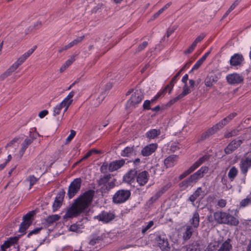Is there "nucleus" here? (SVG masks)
Returning a JSON list of instances; mask_svg holds the SVG:
<instances>
[{
    "mask_svg": "<svg viewBox=\"0 0 251 251\" xmlns=\"http://www.w3.org/2000/svg\"><path fill=\"white\" fill-rule=\"evenodd\" d=\"M95 192L89 190L76 199L72 206L67 210L64 216V219L71 218L78 216L86 210L91 203Z\"/></svg>",
    "mask_w": 251,
    "mask_h": 251,
    "instance_id": "f257e3e1",
    "label": "nucleus"
},
{
    "mask_svg": "<svg viewBox=\"0 0 251 251\" xmlns=\"http://www.w3.org/2000/svg\"><path fill=\"white\" fill-rule=\"evenodd\" d=\"M213 217L215 221L219 224L237 226L239 223L238 219L236 217L228 213L222 211H217L214 212Z\"/></svg>",
    "mask_w": 251,
    "mask_h": 251,
    "instance_id": "f03ea898",
    "label": "nucleus"
},
{
    "mask_svg": "<svg viewBox=\"0 0 251 251\" xmlns=\"http://www.w3.org/2000/svg\"><path fill=\"white\" fill-rule=\"evenodd\" d=\"M208 171L207 167H202L197 172L191 175L189 177L183 180L179 184V186L181 190H184L190 186L193 183H196L197 181L202 178L204 174Z\"/></svg>",
    "mask_w": 251,
    "mask_h": 251,
    "instance_id": "7ed1b4c3",
    "label": "nucleus"
},
{
    "mask_svg": "<svg viewBox=\"0 0 251 251\" xmlns=\"http://www.w3.org/2000/svg\"><path fill=\"white\" fill-rule=\"evenodd\" d=\"M130 195L131 193L129 190H119L113 196V201L117 204L124 203L129 199Z\"/></svg>",
    "mask_w": 251,
    "mask_h": 251,
    "instance_id": "20e7f679",
    "label": "nucleus"
},
{
    "mask_svg": "<svg viewBox=\"0 0 251 251\" xmlns=\"http://www.w3.org/2000/svg\"><path fill=\"white\" fill-rule=\"evenodd\" d=\"M36 46L34 48L30 49L26 52L22 56L19 57L18 60L12 65L7 70L12 74L18 67L23 64L25 61L34 52Z\"/></svg>",
    "mask_w": 251,
    "mask_h": 251,
    "instance_id": "39448f33",
    "label": "nucleus"
},
{
    "mask_svg": "<svg viewBox=\"0 0 251 251\" xmlns=\"http://www.w3.org/2000/svg\"><path fill=\"white\" fill-rule=\"evenodd\" d=\"M36 46L34 48L30 49L26 52L22 56L19 57L18 60L12 65L7 70L12 74L18 67L23 64L25 61L34 52Z\"/></svg>",
    "mask_w": 251,
    "mask_h": 251,
    "instance_id": "423d86ee",
    "label": "nucleus"
},
{
    "mask_svg": "<svg viewBox=\"0 0 251 251\" xmlns=\"http://www.w3.org/2000/svg\"><path fill=\"white\" fill-rule=\"evenodd\" d=\"M82 183L80 178L75 179L70 184L67 195L70 199L73 198L79 191Z\"/></svg>",
    "mask_w": 251,
    "mask_h": 251,
    "instance_id": "0eeeda50",
    "label": "nucleus"
},
{
    "mask_svg": "<svg viewBox=\"0 0 251 251\" xmlns=\"http://www.w3.org/2000/svg\"><path fill=\"white\" fill-rule=\"evenodd\" d=\"M188 79V75L187 74L185 75L182 78V82L184 83V85L183 87V91L182 92L178 95L177 97H175L174 99L171 100L169 103L170 104H174L177 100L181 99L184 97L186 96L188 94L191 93V91L189 87L187 85V81Z\"/></svg>",
    "mask_w": 251,
    "mask_h": 251,
    "instance_id": "6e6552de",
    "label": "nucleus"
},
{
    "mask_svg": "<svg viewBox=\"0 0 251 251\" xmlns=\"http://www.w3.org/2000/svg\"><path fill=\"white\" fill-rule=\"evenodd\" d=\"M144 95L141 90H136L131 95L127 101V104L135 105L139 103L143 99Z\"/></svg>",
    "mask_w": 251,
    "mask_h": 251,
    "instance_id": "1a4fd4ad",
    "label": "nucleus"
},
{
    "mask_svg": "<svg viewBox=\"0 0 251 251\" xmlns=\"http://www.w3.org/2000/svg\"><path fill=\"white\" fill-rule=\"evenodd\" d=\"M226 79L229 84H237L243 81L244 77L242 75L237 73H233L228 75L226 76Z\"/></svg>",
    "mask_w": 251,
    "mask_h": 251,
    "instance_id": "9d476101",
    "label": "nucleus"
},
{
    "mask_svg": "<svg viewBox=\"0 0 251 251\" xmlns=\"http://www.w3.org/2000/svg\"><path fill=\"white\" fill-rule=\"evenodd\" d=\"M156 240L158 246L162 251H169L170 249L168 239L165 236H158L156 238Z\"/></svg>",
    "mask_w": 251,
    "mask_h": 251,
    "instance_id": "9b49d317",
    "label": "nucleus"
},
{
    "mask_svg": "<svg viewBox=\"0 0 251 251\" xmlns=\"http://www.w3.org/2000/svg\"><path fill=\"white\" fill-rule=\"evenodd\" d=\"M243 141L241 139H235L231 141L225 148V152L226 154H230L236 150L242 144Z\"/></svg>",
    "mask_w": 251,
    "mask_h": 251,
    "instance_id": "f8f14e48",
    "label": "nucleus"
},
{
    "mask_svg": "<svg viewBox=\"0 0 251 251\" xmlns=\"http://www.w3.org/2000/svg\"><path fill=\"white\" fill-rule=\"evenodd\" d=\"M115 217L114 215L110 212H107L105 211L102 212L97 216L95 217V219L102 221L103 223H107L112 221Z\"/></svg>",
    "mask_w": 251,
    "mask_h": 251,
    "instance_id": "ddd939ff",
    "label": "nucleus"
},
{
    "mask_svg": "<svg viewBox=\"0 0 251 251\" xmlns=\"http://www.w3.org/2000/svg\"><path fill=\"white\" fill-rule=\"evenodd\" d=\"M239 165L241 172L244 175H246L248 169L251 167V158L246 157L242 159Z\"/></svg>",
    "mask_w": 251,
    "mask_h": 251,
    "instance_id": "4468645a",
    "label": "nucleus"
},
{
    "mask_svg": "<svg viewBox=\"0 0 251 251\" xmlns=\"http://www.w3.org/2000/svg\"><path fill=\"white\" fill-rule=\"evenodd\" d=\"M150 175L148 172L144 171L137 175V182L140 186L145 185L148 181Z\"/></svg>",
    "mask_w": 251,
    "mask_h": 251,
    "instance_id": "2eb2a0df",
    "label": "nucleus"
},
{
    "mask_svg": "<svg viewBox=\"0 0 251 251\" xmlns=\"http://www.w3.org/2000/svg\"><path fill=\"white\" fill-rule=\"evenodd\" d=\"M205 195L204 191L202 190L201 187H200L189 197L188 200L192 202L193 206H195L194 202L196 200L200 197H201V198L202 199Z\"/></svg>",
    "mask_w": 251,
    "mask_h": 251,
    "instance_id": "dca6fc26",
    "label": "nucleus"
},
{
    "mask_svg": "<svg viewBox=\"0 0 251 251\" xmlns=\"http://www.w3.org/2000/svg\"><path fill=\"white\" fill-rule=\"evenodd\" d=\"M244 59L242 54L235 53L230 58V64L232 66H240L243 62Z\"/></svg>",
    "mask_w": 251,
    "mask_h": 251,
    "instance_id": "f3484780",
    "label": "nucleus"
},
{
    "mask_svg": "<svg viewBox=\"0 0 251 251\" xmlns=\"http://www.w3.org/2000/svg\"><path fill=\"white\" fill-rule=\"evenodd\" d=\"M157 148V144H151L144 147L141 151V154L144 156H148L154 152Z\"/></svg>",
    "mask_w": 251,
    "mask_h": 251,
    "instance_id": "a211bd4d",
    "label": "nucleus"
},
{
    "mask_svg": "<svg viewBox=\"0 0 251 251\" xmlns=\"http://www.w3.org/2000/svg\"><path fill=\"white\" fill-rule=\"evenodd\" d=\"M125 160L123 159L116 160L111 162L108 165V170L110 172H112L120 168L125 164Z\"/></svg>",
    "mask_w": 251,
    "mask_h": 251,
    "instance_id": "6ab92c4d",
    "label": "nucleus"
},
{
    "mask_svg": "<svg viewBox=\"0 0 251 251\" xmlns=\"http://www.w3.org/2000/svg\"><path fill=\"white\" fill-rule=\"evenodd\" d=\"M189 223L191 226L194 228H197L199 226L200 224V215L197 211H195L192 216V218L189 220Z\"/></svg>",
    "mask_w": 251,
    "mask_h": 251,
    "instance_id": "aec40b11",
    "label": "nucleus"
},
{
    "mask_svg": "<svg viewBox=\"0 0 251 251\" xmlns=\"http://www.w3.org/2000/svg\"><path fill=\"white\" fill-rule=\"evenodd\" d=\"M34 138L33 137H27L25 139L24 141L22 144V147L19 151V154L20 158H21L24 154L25 150L27 148L29 145H30L33 141Z\"/></svg>",
    "mask_w": 251,
    "mask_h": 251,
    "instance_id": "412c9836",
    "label": "nucleus"
},
{
    "mask_svg": "<svg viewBox=\"0 0 251 251\" xmlns=\"http://www.w3.org/2000/svg\"><path fill=\"white\" fill-rule=\"evenodd\" d=\"M137 175V172L136 170H131L124 176V180L126 182L130 183L133 181Z\"/></svg>",
    "mask_w": 251,
    "mask_h": 251,
    "instance_id": "4be33fe9",
    "label": "nucleus"
},
{
    "mask_svg": "<svg viewBox=\"0 0 251 251\" xmlns=\"http://www.w3.org/2000/svg\"><path fill=\"white\" fill-rule=\"evenodd\" d=\"M177 159V155H171L164 160V164L167 168L173 167L176 163Z\"/></svg>",
    "mask_w": 251,
    "mask_h": 251,
    "instance_id": "5701e85b",
    "label": "nucleus"
},
{
    "mask_svg": "<svg viewBox=\"0 0 251 251\" xmlns=\"http://www.w3.org/2000/svg\"><path fill=\"white\" fill-rule=\"evenodd\" d=\"M68 104H66L63 101L57 105L55 107H54L53 110V115L56 116L60 113L62 109H63L64 113L69 108Z\"/></svg>",
    "mask_w": 251,
    "mask_h": 251,
    "instance_id": "b1692460",
    "label": "nucleus"
},
{
    "mask_svg": "<svg viewBox=\"0 0 251 251\" xmlns=\"http://www.w3.org/2000/svg\"><path fill=\"white\" fill-rule=\"evenodd\" d=\"M237 116V113L233 112L231 113L228 116L223 119L218 123V126L219 127L223 128L224 126L227 125L230 121H231L235 117Z\"/></svg>",
    "mask_w": 251,
    "mask_h": 251,
    "instance_id": "393cba45",
    "label": "nucleus"
},
{
    "mask_svg": "<svg viewBox=\"0 0 251 251\" xmlns=\"http://www.w3.org/2000/svg\"><path fill=\"white\" fill-rule=\"evenodd\" d=\"M135 154H136V151L134 146L127 147L121 152V155L123 156L129 157Z\"/></svg>",
    "mask_w": 251,
    "mask_h": 251,
    "instance_id": "a878e982",
    "label": "nucleus"
},
{
    "mask_svg": "<svg viewBox=\"0 0 251 251\" xmlns=\"http://www.w3.org/2000/svg\"><path fill=\"white\" fill-rule=\"evenodd\" d=\"M60 217L59 215L56 214L49 216L45 220L44 223L46 226H50L57 221L60 219Z\"/></svg>",
    "mask_w": 251,
    "mask_h": 251,
    "instance_id": "bb28decb",
    "label": "nucleus"
},
{
    "mask_svg": "<svg viewBox=\"0 0 251 251\" xmlns=\"http://www.w3.org/2000/svg\"><path fill=\"white\" fill-rule=\"evenodd\" d=\"M217 81V77L214 75H208L204 80V84L207 87H212L213 83Z\"/></svg>",
    "mask_w": 251,
    "mask_h": 251,
    "instance_id": "cd10ccee",
    "label": "nucleus"
},
{
    "mask_svg": "<svg viewBox=\"0 0 251 251\" xmlns=\"http://www.w3.org/2000/svg\"><path fill=\"white\" fill-rule=\"evenodd\" d=\"M194 232V227L191 226H186V230L183 233V238L185 240L189 239L192 236V233Z\"/></svg>",
    "mask_w": 251,
    "mask_h": 251,
    "instance_id": "c85d7f7f",
    "label": "nucleus"
},
{
    "mask_svg": "<svg viewBox=\"0 0 251 251\" xmlns=\"http://www.w3.org/2000/svg\"><path fill=\"white\" fill-rule=\"evenodd\" d=\"M160 133V129H152L146 133V136L149 139H154Z\"/></svg>",
    "mask_w": 251,
    "mask_h": 251,
    "instance_id": "c756f323",
    "label": "nucleus"
},
{
    "mask_svg": "<svg viewBox=\"0 0 251 251\" xmlns=\"http://www.w3.org/2000/svg\"><path fill=\"white\" fill-rule=\"evenodd\" d=\"M230 242V240L229 239L224 242L218 251H229L232 248Z\"/></svg>",
    "mask_w": 251,
    "mask_h": 251,
    "instance_id": "7c9ffc66",
    "label": "nucleus"
},
{
    "mask_svg": "<svg viewBox=\"0 0 251 251\" xmlns=\"http://www.w3.org/2000/svg\"><path fill=\"white\" fill-rule=\"evenodd\" d=\"M42 25V23L41 21H37L35 22L33 25L29 26L28 29V32H26V34H28L29 32H33L36 30H37L41 27Z\"/></svg>",
    "mask_w": 251,
    "mask_h": 251,
    "instance_id": "2f4dec72",
    "label": "nucleus"
},
{
    "mask_svg": "<svg viewBox=\"0 0 251 251\" xmlns=\"http://www.w3.org/2000/svg\"><path fill=\"white\" fill-rule=\"evenodd\" d=\"M238 172V170L235 167L233 166L231 168L228 173V176L231 181H233L234 180L237 175Z\"/></svg>",
    "mask_w": 251,
    "mask_h": 251,
    "instance_id": "473e14b6",
    "label": "nucleus"
},
{
    "mask_svg": "<svg viewBox=\"0 0 251 251\" xmlns=\"http://www.w3.org/2000/svg\"><path fill=\"white\" fill-rule=\"evenodd\" d=\"M111 178V175L110 174L105 175L102 177H100L98 180L99 185H105L108 182Z\"/></svg>",
    "mask_w": 251,
    "mask_h": 251,
    "instance_id": "72a5a7b5",
    "label": "nucleus"
},
{
    "mask_svg": "<svg viewBox=\"0 0 251 251\" xmlns=\"http://www.w3.org/2000/svg\"><path fill=\"white\" fill-rule=\"evenodd\" d=\"M172 185L171 183H168L156 193L155 199H158L164 192H165Z\"/></svg>",
    "mask_w": 251,
    "mask_h": 251,
    "instance_id": "f704fd0d",
    "label": "nucleus"
},
{
    "mask_svg": "<svg viewBox=\"0 0 251 251\" xmlns=\"http://www.w3.org/2000/svg\"><path fill=\"white\" fill-rule=\"evenodd\" d=\"M250 204H251V195H249L246 198L242 200L239 204L240 207H245Z\"/></svg>",
    "mask_w": 251,
    "mask_h": 251,
    "instance_id": "c9c22d12",
    "label": "nucleus"
},
{
    "mask_svg": "<svg viewBox=\"0 0 251 251\" xmlns=\"http://www.w3.org/2000/svg\"><path fill=\"white\" fill-rule=\"evenodd\" d=\"M14 239L9 238V239L5 241L3 244L1 246V250L2 251H5L6 249L9 248L12 244H14Z\"/></svg>",
    "mask_w": 251,
    "mask_h": 251,
    "instance_id": "e433bc0d",
    "label": "nucleus"
},
{
    "mask_svg": "<svg viewBox=\"0 0 251 251\" xmlns=\"http://www.w3.org/2000/svg\"><path fill=\"white\" fill-rule=\"evenodd\" d=\"M103 240V237L102 236H98L97 235H93L92 236V239L90 240L89 242V244L94 246L96 244L98 243L100 241Z\"/></svg>",
    "mask_w": 251,
    "mask_h": 251,
    "instance_id": "4c0bfd02",
    "label": "nucleus"
},
{
    "mask_svg": "<svg viewBox=\"0 0 251 251\" xmlns=\"http://www.w3.org/2000/svg\"><path fill=\"white\" fill-rule=\"evenodd\" d=\"M31 224V223H26L25 222L23 221L20 225L19 232L24 234L25 230L28 228Z\"/></svg>",
    "mask_w": 251,
    "mask_h": 251,
    "instance_id": "58836bf2",
    "label": "nucleus"
},
{
    "mask_svg": "<svg viewBox=\"0 0 251 251\" xmlns=\"http://www.w3.org/2000/svg\"><path fill=\"white\" fill-rule=\"evenodd\" d=\"M227 204V201L224 199H220L216 201V204L215 206L217 208H223L226 207Z\"/></svg>",
    "mask_w": 251,
    "mask_h": 251,
    "instance_id": "ea45409f",
    "label": "nucleus"
},
{
    "mask_svg": "<svg viewBox=\"0 0 251 251\" xmlns=\"http://www.w3.org/2000/svg\"><path fill=\"white\" fill-rule=\"evenodd\" d=\"M208 159L207 156H203L201 157L197 161H196L193 165V168L196 170L198 168L202 163Z\"/></svg>",
    "mask_w": 251,
    "mask_h": 251,
    "instance_id": "a19ab883",
    "label": "nucleus"
},
{
    "mask_svg": "<svg viewBox=\"0 0 251 251\" xmlns=\"http://www.w3.org/2000/svg\"><path fill=\"white\" fill-rule=\"evenodd\" d=\"M195 169L193 168L192 166H191L188 169L184 171L182 174H181L179 176V179L181 180L193 172Z\"/></svg>",
    "mask_w": 251,
    "mask_h": 251,
    "instance_id": "79ce46f5",
    "label": "nucleus"
},
{
    "mask_svg": "<svg viewBox=\"0 0 251 251\" xmlns=\"http://www.w3.org/2000/svg\"><path fill=\"white\" fill-rule=\"evenodd\" d=\"M74 95L75 92L74 91H71L67 97L63 100V101L66 104H68V106H69L73 101L72 98L74 97Z\"/></svg>",
    "mask_w": 251,
    "mask_h": 251,
    "instance_id": "37998d69",
    "label": "nucleus"
},
{
    "mask_svg": "<svg viewBox=\"0 0 251 251\" xmlns=\"http://www.w3.org/2000/svg\"><path fill=\"white\" fill-rule=\"evenodd\" d=\"M62 198H55V200L53 203L52 207L53 211L56 210L61 205Z\"/></svg>",
    "mask_w": 251,
    "mask_h": 251,
    "instance_id": "c03bdc74",
    "label": "nucleus"
},
{
    "mask_svg": "<svg viewBox=\"0 0 251 251\" xmlns=\"http://www.w3.org/2000/svg\"><path fill=\"white\" fill-rule=\"evenodd\" d=\"M218 126V124L213 126L212 127L209 128L208 130L206 131V132L209 135V136H211L214 134L215 132H216L220 129L222 128V127H219Z\"/></svg>",
    "mask_w": 251,
    "mask_h": 251,
    "instance_id": "a18cd8bd",
    "label": "nucleus"
},
{
    "mask_svg": "<svg viewBox=\"0 0 251 251\" xmlns=\"http://www.w3.org/2000/svg\"><path fill=\"white\" fill-rule=\"evenodd\" d=\"M218 246V244L217 243L214 244L210 243L203 251H216Z\"/></svg>",
    "mask_w": 251,
    "mask_h": 251,
    "instance_id": "49530a36",
    "label": "nucleus"
},
{
    "mask_svg": "<svg viewBox=\"0 0 251 251\" xmlns=\"http://www.w3.org/2000/svg\"><path fill=\"white\" fill-rule=\"evenodd\" d=\"M177 78V77L175 75L172 78L170 83L165 87V89H169V93H170L171 91L172 90L174 85V83L176 81Z\"/></svg>",
    "mask_w": 251,
    "mask_h": 251,
    "instance_id": "de8ad7c7",
    "label": "nucleus"
},
{
    "mask_svg": "<svg viewBox=\"0 0 251 251\" xmlns=\"http://www.w3.org/2000/svg\"><path fill=\"white\" fill-rule=\"evenodd\" d=\"M34 214V211L29 212V213H28L27 214H26L23 217V221L25 222L26 223H31V219Z\"/></svg>",
    "mask_w": 251,
    "mask_h": 251,
    "instance_id": "09e8293b",
    "label": "nucleus"
},
{
    "mask_svg": "<svg viewBox=\"0 0 251 251\" xmlns=\"http://www.w3.org/2000/svg\"><path fill=\"white\" fill-rule=\"evenodd\" d=\"M84 39V36L78 37L72 42H70V44L71 45L72 47L73 46L76 45L79 43L81 42Z\"/></svg>",
    "mask_w": 251,
    "mask_h": 251,
    "instance_id": "8fccbe9b",
    "label": "nucleus"
},
{
    "mask_svg": "<svg viewBox=\"0 0 251 251\" xmlns=\"http://www.w3.org/2000/svg\"><path fill=\"white\" fill-rule=\"evenodd\" d=\"M238 130H233L230 132H228L225 133V137L226 138H230L231 137L236 136L238 134Z\"/></svg>",
    "mask_w": 251,
    "mask_h": 251,
    "instance_id": "3c124183",
    "label": "nucleus"
},
{
    "mask_svg": "<svg viewBox=\"0 0 251 251\" xmlns=\"http://www.w3.org/2000/svg\"><path fill=\"white\" fill-rule=\"evenodd\" d=\"M27 180L29 182L30 188L33 186L37 181V179L33 176H29L27 178Z\"/></svg>",
    "mask_w": 251,
    "mask_h": 251,
    "instance_id": "603ef678",
    "label": "nucleus"
},
{
    "mask_svg": "<svg viewBox=\"0 0 251 251\" xmlns=\"http://www.w3.org/2000/svg\"><path fill=\"white\" fill-rule=\"evenodd\" d=\"M148 45V43L147 41H145L143 42L142 44H140L137 49L136 51L140 52L143 50Z\"/></svg>",
    "mask_w": 251,
    "mask_h": 251,
    "instance_id": "864d4df0",
    "label": "nucleus"
},
{
    "mask_svg": "<svg viewBox=\"0 0 251 251\" xmlns=\"http://www.w3.org/2000/svg\"><path fill=\"white\" fill-rule=\"evenodd\" d=\"M153 225V221H151L149 222L148 223V225L145 227L143 228V229L142 230V233L143 234H145L146 232V231L148 230H149Z\"/></svg>",
    "mask_w": 251,
    "mask_h": 251,
    "instance_id": "5fc2aeb1",
    "label": "nucleus"
},
{
    "mask_svg": "<svg viewBox=\"0 0 251 251\" xmlns=\"http://www.w3.org/2000/svg\"><path fill=\"white\" fill-rule=\"evenodd\" d=\"M167 90L164 89L161 91V92L157 93V94L151 100V102H154L155 100H156L162 95L164 94Z\"/></svg>",
    "mask_w": 251,
    "mask_h": 251,
    "instance_id": "6e6d98bb",
    "label": "nucleus"
},
{
    "mask_svg": "<svg viewBox=\"0 0 251 251\" xmlns=\"http://www.w3.org/2000/svg\"><path fill=\"white\" fill-rule=\"evenodd\" d=\"M11 75V74L10 73V72L7 69L3 74H2L0 75V80H3L5 79L6 77L10 76Z\"/></svg>",
    "mask_w": 251,
    "mask_h": 251,
    "instance_id": "4d7b16f0",
    "label": "nucleus"
},
{
    "mask_svg": "<svg viewBox=\"0 0 251 251\" xmlns=\"http://www.w3.org/2000/svg\"><path fill=\"white\" fill-rule=\"evenodd\" d=\"M75 131L74 130H71L70 134L69 135V136L67 138L66 140V143L67 144L69 143L75 137Z\"/></svg>",
    "mask_w": 251,
    "mask_h": 251,
    "instance_id": "13d9d810",
    "label": "nucleus"
},
{
    "mask_svg": "<svg viewBox=\"0 0 251 251\" xmlns=\"http://www.w3.org/2000/svg\"><path fill=\"white\" fill-rule=\"evenodd\" d=\"M196 46L195 44L192 43V45L184 51V53L185 54L191 53L194 50Z\"/></svg>",
    "mask_w": 251,
    "mask_h": 251,
    "instance_id": "bf43d9fd",
    "label": "nucleus"
},
{
    "mask_svg": "<svg viewBox=\"0 0 251 251\" xmlns=\"http://www.w3.org/2000/svg\"><path fill=\"white\" fill-rule=\"evenodd\" d=\"M205 37V35L203 33L200 34L199 36H198L193 43L195 44V45L197 46V44L200 42Z\"/></svg>",
    "mask_w": 251,
    "mask_h": 251,
    "instance_id": "052dcab7",
    "label": "nucleus"
},
{
    "mask_svg": "<svg viewBox=\"0 0 251 251\" xmlns=\"http://www.w3.org/2000/svg\"><path fill=\"white\" fill-rule=\"evenodd\" d=\"M176 29V27L175 26L168 28L167 33H166V36L168 38Z\"/></svg>",
    "mask_w": 251,
    "mask_h": 251,
    "instance_id": "680f3d73",
    "label": "nucleus"
},
{
    "mask_svg": "<svg viewBox=\"0 0 251 251\" xmlns=\"http://www.w3.org/2000/svg\"><path fill=\"white\" fill-rule=\"evenodd\" d=\"M75 60V58L74 56H72L70 58L68 59L64 63H65V65L68 66V67L70 66Z\"/></svg>",
    "mask_w": 251,
    "mask_h": 251,
    "instance_id": "e2e57ef3",
    "label": "nucleus"
},
{
    "mask_svg": "<svg viewBox=\"0 0 251 251\" xmlns=\"http://www.w3.org/2000/svg\"><path fill=\"white\" fill-rule=\"evenodd\" d=\"M41 229H42V227H38V228H36L31 230L28 234L27 237H29L31 235H32L33 234H37L39 232V231L41 230Z\"/></svg>",
    "mask_w": 251,
    "mask_h": 251,
    "instance_id": "0e129e2a",
    "label": "nucleus"
},
{
    "mask_svg": "<svg viewBox=\"0 0 251 251\" xmlns=\"http://www.w3.org/2000/svg\"><path fill=\"white\" fill-rule=\"evenodd\" d=\"M108 168V165L107 164L103 163L101 166L100 167V170L101 173H105L107 172V168Z\"/></svg>",
    "mask_w": 251,
    "mask_h": 251,
    "instance_id": "69168bd1",
    "label": "nucleus"
},
{
    "mask_svg": "<svg viewBox=\"0 0 251 251\" xmlns=\"http://www.w3.org/2000/svg\"><path fill=\"white\" fill-rule=\"evenodd\" d=\"M202 63H203V62L201 61L200 59L199 60H198L197 62L196 63V64L193 66V67L192 69V71L195 70H197L201 65V64Z\"/></svg>",
    "mask_w": 251,
    "mask_h": 251,
    "instance_id": "338daca9",
    "label": "nucleus"
},
{
    "mask_svg": "<svg viewBox=\"0 0 251 251\" xmlns=\"http://www.w3.org/2000/svg\"><path fill=\"white\" fill-rule=\"evenodd\" d=\"M151 102V101L149 100H146L144 101L143 104V107L145 109H150V104Z\"/></svg>",
    "mask_w": 251,
    "mask_h": 251,
    "instance_id": "774afa93",
    "label": "nucleus"
}]
</instances>
